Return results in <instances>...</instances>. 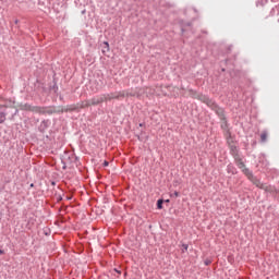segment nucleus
Segmentation results:
<instances>
[{"label": "nucleus", "mask_w": 279, "mask_h": 279, "mask_svg": "<svg viewBox=\"0 0 279 279\" xmlns=\"http://www.w3.org/2000/svg\"><path fill=\"white\" fill-rule=\"evenodd\" d=\"M231 149L234 151V149H236V147L232 145V146H231Z\"/></svg>", "instance_id": "4468645a"}, {"label": "nucleus", "mask_w": 279, "mask_h": 279, "mask_svg": "<svg viewBox=\"0 0 279 279\" xmlns=\"http://www.w3.org/2000/svg\"><path fill=\"white\" fill-rule=\"evenodd\" d=\"M189 93L193 99L199 100L207 106H213V100L209 97H207L206 95L198 94L197 92H195L193 89H190Z\"/></svg>", "instance_id": "20e7f679"}, {"label": "nucleus", "mask_w": 279, "mask_h": 279, "mask_svg": "<svg viewBox=\"0 0 279 279\" xmlns=\"http://www.w3.org/2000/svg\"><path fill=\"white\" fill-rule=\"evenodd\" d=\"M104 166H105V167H108V161H105V162H104Z\"/></svg>", "instance_id": "2eb2a0df"}, {"label": "nucleus", "mask_w": 279, "mask_h": 279, "mask_svg": "<svg viewBox=\"0 0 279 279\" xmlns=\"http://www.w3.org/2000/svg\"><path fill=\"white\" fill-rule=\"evenodd\" d=\"M187 250H189L187 244H182V253L187 252Z\"/></svg>", "instance_id": "9b49d317"}, {"label": "nucleus", "mask_w": 279, "mask_h": 279, "mask_svg": "<svg viewBox=\"0 0 279 279\" xmlns=\"http://www.w3.org/2000/svg\"><path fill=\"white\" fill-rule=\"evenodd\" d=\"M104 45L106 46V47H105L106 51H107V52H109V50H110V47H109V44H108V41H104Z\"/></svg>", "instance_id": "f8f14e48"}, {"label": "nucleus", "mask_w": 279, "mask_h": 279, "mask_svg": "<svg viewBox=\"0 0 279 279\" xmlns=\"http://www.w3.org/2000/svg\"><path fill=\"white\" fill-rule=\"evenodd\" d=\"M5 121V113H0V123H3Z\"/></svg>", "instance_id": "1a4fd4ad"}, {"label": "nucleus", "mask_w": 279, "mask_h": 279, "mask_svg": "<svg viewBox=\"0 0 279 279\" xmlns=\"http://www.w3.org/2000/svg\"><path fill=\"white\" fill-rule=\"evenodd\" d=\"M236 166L242 170V172L248 178V180L256 185L258 189L264 190L266 192H274V187L266 183L260 182L259 179L253 175V172L245 167L243 160L240 157H235Z\"/></svg>", "instance_id": "f03ea898"}, {"label": "nucleus", "mask_w": 279, "mask_h": 279, "mask_svg": "<svg viewBox=\"0 0 279 279\" xmlns=\"http://www.w3.org/2000/svg\"><path fill=\"white\" fill-rule=\"evenodd\" d=\"M166 89L171 90V89H175V87H173V86H158L157 89H156V94L158 96H167Z\"/></svg>", "instance_id": "423d86ee"}, {"label": "nucleus", "mask_w": 279, "mask_h": 279, "mask_svg": "<svg viewBox=\"0 0 279 279\" xmlns=\"http://www.w3.org/2000/svg\"><path fill=\"white\" fill-rule=\"evenodd\" d=\"M121 94L122 95V98H125V97H135L136 96V93L131 90V89H126V90H121Z\"/></svg>", "instance_id": "0eeeda50"}, {"label": "nucleus", "mask_w": 279, "mask_h": 279, "mask_svg": "<svg viewBox=\"0 0 279 279\" xmlns=\"http://www.w3.org/2000/svg\"><path fill=\"white\" fill-rule=\"evenodd\" d=\"M162 203H163L162 199H158V202H157V208L158 209H162Z\"/></svg>", "instance_id": "9d476101"}, {"label": "nucleus", "mask_w": 279, "mask_h": 279, "mask_svg": "<svg viewBox=\"0 0 279 279\" xmlns=\"http://www.w3.org/2000/svg\"><path fill=\"white\" fill-rule=\"evenodd\" d=\"M19 109L21 111H26V112H33V113H37V114H51L53 113V111L47 109V107H40V106H32L29 104H21L19 106Z\"/></svg>", "instance_id": "7ed1b4c3"}, {"label": "nucleus", "mask_w": 279, "mask_h": 279, "mask_svg": "<svg viewBox=\"0 0 279 279\" xmlns=\"http://www.w3.org/2000/svg\"><path fill=\"white\" fill-rule=\"evenodd\" d=\"M122 96H123L122 90L105 94V95L99 96L98 98H93L90 100H85V101H81L77 104L68 105L62 108V112H72V111L84 109V108H87L90 106H97V105L106 102V101H111L114 99L119 100L122 98Z\"/></svg>", "instance_id": "f257e3e1"}, {"label": "nucleus", "mask_w": 279, "mask_h": 279, "mask_svg": "<svg viewBox=\"0 0 279 279\" xmlns=\"http://www.w3.org/2000/svg\"><path fill=\"white\" fill-rule=\"evenodd\" d=\"M209 108H211L221 118V120H225V111L221 107H219L214 100L213 105H207Z\"/></svg>", "instance_id": "39448f33"}, {"label": "nucleus", "mask_w": 279, "mask_h": 279, "mask_svg": "<svg viewBox=\"0 0 279 279\" xmlns=\"http://www.w3.org/2000/svg\"><path fill=\"white\" fill-rule=\"evenodd\" d=\"M3 254V251H0V255Z\"/></svg>", "instance_id": "dca6fc26"}, {"label": "nucleus", "mask_w": 279, "mask_h": 279, "mask_svg": "<svg viewBox=\"0 0 279 279\" xmlns=\"http://www.w3.org/2000/svg\"><path fill=\"white\" fill-rule=\"evenodd\" d=\"M267 137H268V134L266 131H264L262 134H260V140L263 143H265L267 141Z\"/></svg>", "instance_id": "6e6552de"}, {"label": "nucleus", "mask_w": 279, "mask_h": 279, "mask_svg": "<svg viewBox=\"0 0 279 279\" xmlns=\"http://www.w3.org/2000/svg\"><path fill=\"white\" fill-rule=\"evenodd\" d=\"M174 196H175V197H179V192L175 191V192H174Z\"/></svg>", "instance_id": "ddd939ff"}]
</instances>
